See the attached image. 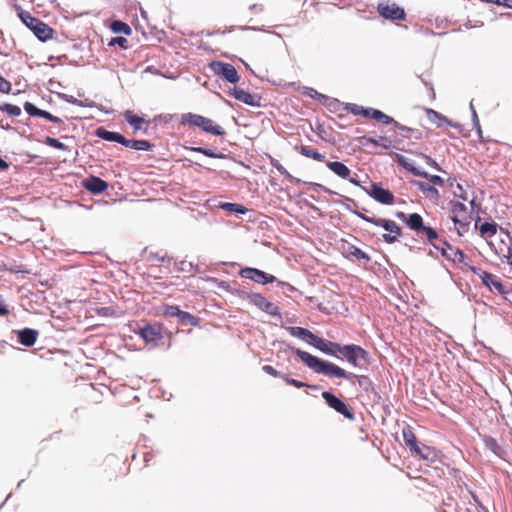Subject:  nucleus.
Listing matches in <instances>:
<instances>
[{
    "label": "nucleus",
    "mask_w": 512,
    "mask_h": 512,
    "mask_svg": "<svg viewBox=\"0 0 512 512\" xmlns=\"http://www.w3.org/2000/svg\"><path fill=\"white\" fill-rule=\"evenodd\" d=\"M40 117L44 118L50 122H53V123H57V124L62 123V119H60L57 116L52 115L50 112H48L46 110H42Z\"/></svg>",
    "instance_id": "nucleus-58"
},
{
    "label": "nucleus",
    "mask_w": 512,
    "mask_h": 512,
    "mask_svg": "<svg viewBox=\"0 0 512 512\" xmlns=\"http://www.w3.org/2000/svg\"><path fill=\"white\" fill-rule=\"evenodd\" d=\"M363 106L354 104V103H347L345 106L346 111L352 113L353 115H362Z\"/></svg>",
    "instance_id": "nucleus-53"
},
{
    "label": "nucleus",
    "mask_w": 512,
    "mask_h": 512,
    "mask_svg": "<svg viewBox=\"0 0 512 512\" xmlns=\"http://www.w3.org/2000/svg\"><path fill=\"white\" fill-rule=\"evenodd\" d=\"M326 166L341 179L346 180L352 173L348 166L339 161H327Z\"/></svg>",
    "instance_id": "nucleus-21"
},
{
    "label": "nucleus",
    "mask_w": 512,
    "mask_h": 512,
    "mask_svg": "<svg viewBox=\"0 0 512 512\" xmlns=\"http://www.w3.org/2000/svg\"><path fill=\"white\" fill-rule=\"evenodd\" d=\"M288 349L294 352L303 363H305L311 370H313L317 374H321L329 378H341L347 380L355 378L359 386L365 392H372L375 390L372 380L366 375H356L354 373L347 372L338 365L330 361L318 358L299 348H295L293 346L288 345Z\"/></svg>",
    "instance_id": "nucleus-1"
},
{
    "label": "nucleus",
    "mask_w": 512,
    "mask_h": 512,
    "mask_svg": "<svg viewBox=\"0 0 512 512\" xmlns=\"http://www.w3.org/2000/svg\"><path fill=\"white\" fill-rule=\"evenodd\" d=\"M239 275L242 278L252 280L255 283L262 284V285L273 283L274 281H276L275 276L268 274L260 269L252 268V267L242 268L239 271Z\"/></svg>",
    "instance_id": "nucleus-10"
},
{
    "label": "nucleus",
    "mask_w": 512,
    "mask_h": 512,
    "mask_svg": "<svg viewBox=\"0 0 512 512\" xmlns=\"http://www.w3.org/2000/svg\"><path fill=\"white\" fill-rule=\"evenodd\" d=\"M300 153L307 158H312L317 161H323L325 158V155L308 146H301Z\"/></svg>",
    "instance_id": "nucleus-34"
},
{
    "label": "nucleus",
    "mask_w": 512,
    "mask_h": 512,
    "mask_svg": "<svg viewBox=\"0 0 512 512\" xmlns=\"http://www.w3.org/2000/svg\"><path fill=\"white\" fill-rule=\"evenodd\" d=\"M273 166L277 169V171L288 178L293 183H300L301 180L292 176L280 163L273 164Z\"/></svg>",
    "instance_id": "nucleus-45"
},
{
    "label": "nucleus",
    "mask_w": 512,
    "mask_h": 512,
    "mask_svg": "<svg viewBox=\"0 0 512 512\" xmlns=\"http://www.w3.org/2000/svg\"><path fill=\"white\" fill-rule=\"evenodd\" d=\"M123 146L129 147V148L134 149V150H139V151H149L153 147V145L148 140H144V139H140V140L131 139V140H129V139H126V138H125V141L123 143Z\"/></svg>",
    "instance_id": "nucleus-25"
},
{
    "label": "nucleus",
    "mask_w": 512,
    "mask_h": 512,
    "mask_svg": "<svg viewBox=\"0 0 512 512\" xmlns=\"http://www.w3.org/2000/svg\"><path fill=\"white\" fill-rule=\"evenodd\" d=\"M82 186L93 194H100L108 189V183L97 176H89L82 181Z\"/></svg>",
    "instance_id": "nucleus-14"
},
{
    "label": "nucleus",
    "mask_w": 512,
    "mask_h": 512,
    "mask_svg": "<svg viewBox=\"0 0 512 512\" xmlns=\"http://www.w3.org/2000/svg\"><path fill=\"white\" fill-rule=\"evenodd\" d=\"M412 153L415 154L416 156L424 159L426 164L429 165L430 167L434 168L436 171L444 172V170L439 166V164L434 159H432L429 155H426L422 152H412Z\"/></svg>",
    "instance_id": "nucleus-41"
},
{
    "label": "nucleus",
    "mask_w": 512,
    "mask_h": 512,
    "mask_svg": "<svg viewBox=\"0 0 512 512\" xmlns=\"http://www.w3.org/2000/svg\"><path fill=\"white\" fill-rule=\"evenodd\" d=\"M24 110L30 115V116H36L40 117L42 109H39L31 102H26L24 104Z\"/></svg>",
    "instance_id": "nucleus-47"
},
{
    "label": "nucleus",
    "mask_w": 512,
    "mask_h": 512,
    "mask_svg": "<svg viewBox=\"0 0 512 512\" xmlns=\"http://www.w3.org/2000/svg\"><path fill=\"white\" fill-rule=\"evenodd\" d=\"M229 95L233 96L236 100L251 106V107H260L261 106V97L257 94H251L243 89L234 87L230 89L228 92Z\"/></svg>",
    "instance_id": "nucleus-12"
},
{
    "label": "nucleus",
    "mask_w": 512,
    "mask_h": 512,
    "mask_svg": "<svg viewBox=\"0 0 512 512\" xmlns=\"http://www.w3.org/2000/svg\"><path fill=\"white\" fill-rule=\"evenodd\" d=\"M482 283L490 290H496L499 294L507 293L503 283L496 276L489 272L483 273Z\"/></svg>",
    "instance_id": "nucleus-20"
},
{
    "label": "nucleus",
    "mask_w": 512,
    "mask_h": 512,
    "mask_svg": "<svg viewBox=\"0 0 512 512\" xmlns=\"http://www.w3.org/2000/svg\"><path fill=\"white\" fill-rule=\"evenodd\" d=\"M322 398L324 399L328 407H330L331 409H333L346 419L351 421L355 419V414L353 413V411L348 407V405L343 400L337 397L334 393L330 391H324L322 392Z\"/></svg>",
    "instance_id": "nucleus-5"
},
{
    "label": "nucleus",
    "mask_w": 512,
    "mask_h": 512,
    "mask_svg": "<svg viewBox=\"0 0 512 512\" xmlns=\"http://www.w3.org/2000/svg\"><path fill=\"white\" fill-rule=\"evenodd\" d=\"M262 311L269 315L278 316L279 318H281V313H280L279 307L268 300H266V302L262 308Z\"/></svg>",
    "instance_id": "nucleus-42"
},
{
    "label": "nucleus",
    "mask_w": 512,
    "mask_h": 512,
    "mask_svg": "<svg viewBox=\"0 0 512 512\" xmlns=\"http://www.w3.org/2000/svg\"><path fill=\"white\" fill-rule=\"evenodd\" d=\"M57 95H58V97L61 100L65 101L67 103H70V104L78 106L79 100L76 99L75 97H73L72 95H68V94H65V93H58Z\"/></svg>",
    "instance_id": "nucleus-61"
},
{
    "label": "nucleus",
    "mask_w": 512,
    "mask_h": 512,
    "mask_svg": "<svg viewBox=\"0 0 512 512\" xmlns=\"http://www.w3.org/2000/svg\"><path fill=\"white\" fill-rule=\"evenodd\" d=\"M395 161L398 165L417 177H427L428 173L417 168L411 160L402 154H395Z\"/></svg>",
    "instance_id": "nucleus-16"
},
{
    "label": "nucleus",
    "mask_w": 512,
    "mask_h": 512,
    "mask_svg": "<svg viewBox=\"0 0 512 512\" xmlns=\"http://www.w3.org/2000/svg\"><path fill=\"white\" fill-rule=\"evenodd\" d=\"M209 68L215 75L220 76L229 83L235 84L240 79L237 70L230 63L212 61L209 64Z\"/></svg>",
    "instance_id": "nucleus-6"
},
{
    "label": "nucleus",
    "mask_w": 512,
    "mask_h": 512,
    "mask_svg": "<svg viewBox=\"0 0 512 512\" xmlns=\"http://www.w3.org/2000/svg\"><path fill=\"white\" fill-rule=\"evenodd\" d=\"M191 151L193 152H197V153H201L207 157H210V158H216V159H224L226 158V155L221 153V152H215L209 148H205V147H191L189 148Z\"/></svg>",
    "instance_id": "nucleus-32"
},
{
    "label": "nucleus",
    "mask_w": 512,
    "mask_h": 512,
    "mask_svg": "<svg viewBox=\"0 0 512 512\" xmlns=\"http://www.w3.org/2000/svg\"><path fill=\"white\" fill-rule=\"evenodd\" d=\"M282 379L289 385H292L296 388H303L305 386H308V383L306 382H302V381H299V380H296V379H293V378H290L288 377L287 375H283L282 376Z\"/></svg>",
    "instance_id": "nucleus-52"
},
{
    "label": "nucleus",
    "mask_w": 512,
    "mask_h": 512,
    "mask_svg": "<svg viewBox=\"0 0 512 512\" xmlns=\"http://www.w3.org/2000/svg\"><path fill=\"white\" fill-rule=\"evenodd\" d=\"M180 270L183 272H191L195 270L196 272H199L198 266H194L193 263L187 262L185 260L180 262Z\"/></svg>",
    "instance_id": "nucleus-55"
},
{
    "label": "nucleus",
    "mask_w": 512,
    "mask_h": 512,
    "mask_svg": "<svg viewBox=\"0 0 512 512\" xmlns=\"http://www.w3.org/2000/svg\"><path fill=\"white\" fill-rule=\"evenodd\" d=\"M232 294L242 300H248L250 302L251 297L254 293L246 291L243 287V288H239V289H233Z\"/></svg>",
    "instance_id": "nucleus-48"
},
{
    "label": "nucleus",
    "mask_w": 512,
    "mask_h": 512,
    "mask_svg": "<svg viewBox=\"0 0 512 512\" xmlns=\"http://www.w3.org/2000/svg\"><path fill=\"white\" fill-rule=\"evenodd\" d=\"M377 111H378V109H375V108L364 107L361 116L364 118H368V119H374L375 113H377Z\"/></svg>",
    "instance_id": "nucleus-64"
},
{
    "label": "nucleus",
    "mask_w": 512,
    "mask_h": 512,
    "mask_svg": "<svg viewBox=\"0 0 512 512\" xmlns=\"http://www.w3.org/2000/svg\"><path fill=\"white\" fill-rule=\"evenodd\" d=\"M262 370H263L265 373H267V374H269V375H271V376H273V377H279V378H281V379H282V376L284 375L283 373H281V372L277 371L275 368H273V367H272V366H270V365H265V366H263V367H262Z\"/></svg>",
    "instance_id": "nucleus-60"
},
{
    "label": "nucleus",
    "mask_w": 512,
    "mask_h": 512,
    "mask_svg": "<svg viewBox=\"0 0 512 512\" xmlns=\"http://www.w3.org/2000/svg\"><path fill=\"white\" fill-rule=\"evenodd\" d=\"M422 239H426L432 246L433 244H438L439 240L442 238L439 237L437 231L430 226H426L421 230L420 234H417Z\"/></svg>",
    "instance_id": "nucleus-26"
},
{
    "label": "nucleus",
    "mask_w": 512,
    "mask_h": 512,
    "mask_svg": "<svg viewBox=\"0 0 512 512\" xmlns=\"http://www.w3.org/2000/svg\"><path fill=\"white\" fill-rule=\"evenodd\" d=\"M287 331L291 336L296 337L302 341H305L310 345H312V342L314 341L316 336L310 330L299 326H289L287 327Z\"/></svg>",
    "instance_id": "nucleus-18"
},
{
    "label": "nucleus",
    "mask_w": 512,
    "mask_h": 512,
    "mask_svg": "<svg viewBox=\"0 0 512 512\" xmlns=\"http://www.w3.org/2000/svg\"><path fill=\"white\" fill-rule=\"evenodd\" d=\"M304 94L312 99L318 100L321 103H325V101L328 100L326 95L319 93L314 88L307 87Z\"/></svg>",
    "instance_id": "nucleus-43"
},
{
    "label": "nucleus",
    "mask_w": 512,
    "mask_h": 512,
    "mask_svg": "<svg viewBox=\"0 0 512 512\" xmlns=\"http://www.w3.org/2000/svg\"><path fill=\"white\" fill-rule=\"evenodd\" d=\"M348 253L357 260H363L365 262H369L371 260L370 256L366 252L354 245H350L348 247Z\"/></svg>",
    "instance_id": "nucleus-36"
},
{
    "label": "nucleus",
    "mask_w": 512,
    "mask_h": 512,
    "mask_svg": "<svg viewBox=\"0 0 512 512\" xmlns=\"http://www.w3.org/2000/svg\"><path fill=\"white\" fill-rule=\"evenodd\" d=\"M340 359H345L350 365L356 368H364L370 363V354L360 345H341L339 351Z\"/></svg>",
    "instance_id": "nucleus-3"
},
{
    "label": "nucleus",
    "mask_w": 512,
    "mask_h": 512,
    "mask_svg": "<svg viewBox=\"0 0 512 512\" xmlns=\"http://www.w3.org/2000/svg\"><path fill=\"white\" fill-rule=\"evenodd\" d=\"M138 334L146 344H151L152 346H157L163 338L160 328L152 325H145L140 328Z\"/></svg>",
    "instance_id": "nucleus-13"
},
{
    "label": "nucleus",
    "mask_w": 512,
    "mask_h": 512,
    "mask_svg": "<svg viewBox=\"0 0 512 512\" xmlns=\"http://www.w3.org/2000/svg\"><path fill=\"white\" fill-rule=\"evenodd\" d=\"M375 226L382 227L384 230L389 232L388 234H393L398 237L402 233V230L397 223L390 219L378 218Z\"/></svg>",
    "instance_id": "nucleus-23"
},
{
    "label": "nucleus",
    "mask_w": 512,
    "mask_h": 512,
    "mask_svg": "<svg viewBox=\"0 0 512 512\" xmlns=\"http://www.w3.org/2000/svg\"><path fill=\"white\" fill-rule=\"evenodd\" d=\"M182 310L177 305H168L165 307L164 314L169 317H179Z\"/></svg>",
    "instance_id": "nucleus-51"
},
{
    "label": "nucleus",
    "mask_w": 512,
    "mask_h": 512,
    "mask_svg": "<svg viewBox=\"0 0 512 512\" xmlns=\"http://www.w3.org/2000/svg\"><path fill=\"white\" fill-rule=\"evenodd\" d=\"M359 142L363 145H365L366 143H370L377 146L380 144V137L377 139L374 137L362 136L359 138Z\"/></svg>",
    "instance_id": "nucleus-62"
},
{
    "label": "nucleus",
    "mask_w": 512,
    "mask_h": 512,
    "mask_svg": "<svg viewBox=\"0 0 512 512\" xmlns=\"http://www.w3.org/2000/svg\"><path fill=\"white\" fill-rule=\"evenodd\" d=\"M377 11L385 19L393 21L406 19L405 10L396 3H391L389 1L380 2L377 6Z\"/></svg>",
    "instance_id": "nucleus-9"
},
{
    "label": "nucleus",
    "mask_w": 512,
    "mask_h": 512,
    "mask_svg": "<svg viewBox=\"0 0 512 512\" xmlns=\"http://www.w3.org/2000/svg\"><path fill=\"white\" fill-rule=\"evenodd\" d=\"M18 16L39 41L46 42L53 37V29L39 18L34 17L30 12L20 10Z\"/></svg>",
    "instance_id": "nucleus-2"
},
{
    "label": "nucleus",
    "mask_w": 512,
    "mask_h": 512,
    "mask_svg": "<svg viewBox=\"0 0 512 512\" xmlns=\"http://www.w3.org/2000/svg\"><path fill=\"white\" fill-rule=\"evenodd\" d=\"M433 248L440 251L443 257L453 263H463L466 258V254L462 250L454 248L445 239L439 240L438 244H433Z\"/></svg>",
    "instance_id": "nucleus-8"
},
{
    "label": "nucleus",
    "mask_w": 512,
    "mask_h": 512,
    "mask_svg": "<svg viewBox=\"0 0 512 512\" xmlns=\"http://www.w3.org/2000/svg\"><path fill=\"white\" fill-rule=\"evenodd\" d=\"M414 184L418 187V189L426 194L432 200L438 201L440 199V193L435 186L430 185L429 183L416 181Z\"/></svg>",
    "instance_id": "nucleus-24"
},
{
    "label": "nucleus",
    "mask_w": 512,
    "mask_h": 512,
    "mask_svg": "<svg viewBox=\"0 0 512 512\" xmlns=\"http://www.w3.org/2000/svg\"><path fill=\"white\" fill-rule=\"evenodd\" d=\"M114 45H118L122 49H127L128 48V40L122 36L113 37L109 42V46H114Z\"/></svg>",
    "instance_id": "nucleus-50"
},
{
    "label": "nucleus",
    "mask_w": 512,
    "mask_h": 512,
    "mask_svg": "<svg viewBox=\"0 0 512 512\" xmlns=\"http://www.w3.org/2000/svg\"><path fill=\"white\" fill-rule=\"evenodd\" d=\"M15 333L17 334L18 343L26 347L33 346L36 343L39 336L38 330L32 328H23L20 330H16Z\"/></svg>",
    "instance_id": "nucleus-15"
},
{
    "label": "nucleus",
    "mask_w": 512,
    "mask_h": 512,
    "mask_svg": "<svg viewBox=\"0 0 512 512\" xmlns=\"http://www.w3.org/2000/svg\"><path fill=\"white\" fill-rule=\"evenodd\" d=\"M0 109L11 116L17 117L21 115L20 107L14 104L5 103L2 106H0Z\"/></svg>",
    "instance_id": "nucleus-44"
},
{
    "label": "nucleus",
    "mask_w": 512,
    "mask_h": 512,
    "mask_svg": "<svg viewBox=\"0 0 512 512\" xmlns=\"http://www.w3.org/2000/svg\"><path fill=\"white\" fill-rule=\"evenodd\" d=\"M451 211L453 213L452 217L467 216V207L462 202L452 201Z\"/></svg>",
    "instance_id": "nucleus-37"
},
{
    "label": "nucleus",
    "mask_w": 512,
    "mask_h": 512,
    "mask_svg": "<svg viewBox=\"0 0 512 512\" xmlns=\"http://www.w3.org/2000/svg\"><path fill=\"white\" fill-rule=\"evenodd\" d=\"M362 189L375 201L383 205H392L394 203V195L388 189H384L380 183L370 182L369 187Z\"/></svg>",
    "instance_id": "nucleus-7"
},
{
    "label": "nucleus",
    "mask_w": 512,
    "mask_h": 512,
    "mask_svg": "<svg viewBox=\"0 0 512 512\" xmlns=\"http://www.w3.org/2000/svg\"><path fill=\"white\" fill-rule=\"evenodd\" d=\"M11 90V84L5 78L0 75V92L9 93Z\"/></svg>",
    "instance_id": "nucleus-63"
},
{
    "label": "nucleus",
    "mask_w": 512,
    "mask_h": 512,
    "mask_svg": "<svg viewBox=\"0 0 512 512\" xmlns=\"http://www.w3.org/2000/svg\"><path fill=\"white\" fill-rule=\"evenodd\" d=\"M483 3L487 4H496L498 6H504L506 8L512 9V0H481Z\"/></svg>",
    "instance_id": "nucleus-57"
},
{
    "label": "nucleus",
    "mask_w": 512,
    "mask_h": 512,
    "mask_svg": "<svg viewBox=\"0 0 512 512\" xmlns=\"http://www.w3.org/2000/svg\"><path fill=\"white\" fill-rule=\"evenodd\" d=\"M405 224L416 234H420L421 230L425 227L423 218L418 213H411L405 219Z\"/></svg>",
    "instance_id": "nucleus-22"
},
{
    "label": "nucleus",
    "mask_w": 512,
    "mask_h": 512,
    "mask_svg": "<svg viewBox=\"0 0 512 512\" xmlns=\"http://www.w3.org/2000/svg\"><path fill=\"white\" fill-rule=\"evenodd\" d=\"M352 213L354 215H356L357 217H359L360 219L364 220L365 222H368V223H371L373 225H376V222L378 220V218H375V217H370L368 215H366L364 212L362 211H352Z\"/></svg>",
    "instance_id": "nucleus-54"
},
{
    "label": "nucleus",
    "mask_w": 512,
    "mask_h": 512,
    "mask_svg": "<svg viewBox=\"0 0 512 512\" xmlns=\"http://www.w3.org/2000/svg\"><path fill=\"white\" fill-rule=\"evenodd\" d=\"M44 143L50 147H53L58 150L62 151H70L69 147L65 145L64 143L60 142L58 139L53 138L51 136H46Z\"/></svg>",
    "instance_id": "nucleus-38"
},
{
    "label": "nucleus",
    "mask_w": 512,
    "mask_h": 512,
    "mask_svg": "<svg viewBox=\"0 0 512 512\" xmlns=\"http://www.w3.org/2000/svg\"><path fill=\"white\" fill-rule=\"evenodd\" d=\"M124 116L125 120L133 127L134 131L142 130V124L145 123L143 117L133 114L130 110L125 111Z\"/></svg>",
    "instance_id": "nucleus-27"
},
{
    "label": "nucleus",
    "mask_w": 512,
    "mask_h": 512,
    "mask_svg": "<svg viewBox=\"0 0 512 512\" xmlns=\"http://www.w3.org/2000/svg\"><path fill=\"white\" fill-rule=\"evenodd\" d=\"M178 320L179 323L183 326H197L199 322L197 317L193 316L192 314L186 311H182L179 314Z\"/></svg>",
    "instance_id": "nucleus-33"
},
{
    "label": "nucleus",
    "mask_w": 512,
    "mask_h": 512,
    "mask_svg": "<svg viewBox=\"0 0 512 512\" xmlns=\"http://www.w3.org/2000/svg\"><path fill=\"white\" fill-rule=\"evenodd\" d=\"M110 29L117 34L130 35L132 33L131 27L121 20H113L110 24Z\"/></svg>",
    "instance_id": "nucleus-29"
},
{
    "label": "nucleus",
    "mask_w": 512,
    "mask_h": 512,
    "mask_svg": "<svg viewBox=\"0 0 512 512\" xmlns=\"http://www.w3.org/2000/svg\"><path fill=\"white\" fill-rule=\"evenodd\" d=\"M266 298L260 294V293H254L251 297V301L250 303H252L253 305H255L257 308H259L260 310H262L265 302H266Z\"/></svg>",
    "instance_id": "nucleus-46"
},
{
    "label": "nucleus",
    "mask_w": 512,
    "mask_h": 512,
    "mask_svg": "<svg viewBox=\"0 0 512 512\" xmlns=\"http://www.w3.org/2000/svg\"><path fill=\"white\" fill-rule=\"evenodd\" d=\"M482 236H494L497 233V224L495 222H483L479 227Z\"/></svg>",
    "instance_id": "nucleus-35"
},
{
    "label": "nucleus",
    "mask_w": 512,
    "mask_h": 512,
    "mask_svg": "<svg viewBox=\"0 0 512 512\" xmlns=\"http://www.w3.org/2000/svg\"><path fill=\"white\" fill-rule=\"evenodd\" d=\"M394 128H396V129L400 130L401 132H403L404 133L403 136L404 135H410L412 133H416V129L408 127L406 125H403V124L399 123L398 121L395 124Z\"/></svg>",
    "instance_id": "nucleus-59"
},
{
    "label": "nucleus",
    "mask_w": 512,
    "mask_h": 512,
    "mask_svg": "<svg viewBox=\"0 0 512 512\" xmlns=\"http://www.w3.org/2000/svg\"><path fill=\"white\" fill-rule=\"evenodd\" d=\"M312 346L326 355L340 359L339 351L341 344L339 343L326 340L316 335L314 341L312 342Z\"/></svg>",
    "instance_id": "nucleus-11"
},
{
    "label": "nucleus",
    "mask_w": 512,
    "mask_h": 512,
    "mask_svg": "<svg viewBox=\"0 0 512 512\" xmlns=\"http://www.w3.org/2000/svg\"><path fill=\"white\" fill-rule=\"evenodd\" d=\"M180 123L182 125H191L201 128L204 132L210 133L215 136H223L225 134L224 129L215 124L213 120L206 118L199 114L184 113L181 115Z\"/></svg>",
    "instance_id": "nucleus-4"
},
{
    "label": "nucleus",
    "mask_w": 512,
    "mask_h": 512,
    "mask_svg": "<svg viewBox=\"0 0 512 512\" xmlns=\"http://www.w3.org/2000/svg\"><path fill=\"white\" fill-rule=\"evenodd\" d=\"M95 135L102 140H105L108 142H116L121 145H123V143L125 141V137L122 134H120L118 132H114V131H109V130L105 129L104 127L97 128L95 130Z\"/></svg>",
    "instance_id": "nucleus-19"
},
{
    "label": "nucleus",
    "mask_w": 512,
    "mask_h": 512,
    "mask_svg": "<svg viewBox=\"0 0 512 512\" xmlns=\"http://www.w3.org/2000/svg\"><path fill=\"white\" fill-rule=\"evenodd\" d=\"M299 184H304V185H308L309 187L313 188L314 190H322L326 193H329V194H336V192L330 190L329 188L325 187L324 185L322 184H319V183H315V182H306V181H302L299 183Z\"/></svg>",
    "instance_id": "nucleus-49"
},
{
    "label": "nucleus",
    "mask_w": 512,
    "mask_h": 512,
    "mask_svg": "<svg viewBox=\"0 0 512 512\" xmlns=\"http://www.w3.org/2000/svg\"><path fill=\"white\" fill-rule=\"evenodd\" d=\"M208 281L210 282H213V283H216L217 286L220 288V289H223V290H226V291H229L232 293V289L230 287V284L226 281H220L218 280L217 278H214V277H210L207 279Z\"/></svg>",
    "instance_id": "nucleus-56"
},
{
    "label": "nucleus",
    "mask_w": 512,
    "mask_h": 512,
    "mask_svg": "<svg viewBox=\"0 0 512 512\" xmlns=\"http://www.w3.org/2000/svg\"><path fill=\"white\" fill-rule=\"evenodd\" d=\"M402 435H403V439H404V443H405L406 447L414 444V442L417 441V438H416L411 427L404 428L402 431Z\"/></svg>",
    "instance_id": "nucleus-40"
},
{
    "label": "nucleus",
    "mask_w": 512,
    "mask_h": 512,
    "mask_svg": "<svg viewBox=\"0 0 512 512\" xmlns=\"http://www.w3.org/2000/svg\"><path fill=\"white\" fill-rule=\"evenodd\" d=\"M219 208L237 214H245L248 211V209L245 206L231 202H222L219 204Z\"/></svg>",
    "instance_id": "nucleus-31"
},
{
    "label": "nucleus",
    "mask_w": 512,
    "mask_h": 512,
    "mask_svg": "<svg viewBox=\"0 0 512 512\" xmlns=\"http://www.w3.org/2000/svg\"><path fill=\"white\" fill-rule=\"evenodd\" d=\"M408 448H409L410 452L412 453V455L418 456L421 459L426 460V461L432 462V461H434V458L436 457L434 451L430 447L425 446V445L420 447V443L418 442V440L416 442H414V444L408 446Z\"/></svg>",
    "instance_id": "nucleus-17"
},
{
    "label": "nucleus",
    "mask_w": 512,
    "mask_h": 512,
    "mask_svg": "<svg viewBox=\"0 0 512 512\" xmlns=\"http://www.w3.org/2000/svg\"><path fill=\"white\" fill-rule=\"evenodd\" d=\"M427 115L429 120L436 124L437 127H442L444 124L452 125V121L433 109H427Z\"/></svg>",
    "instance_id": "nucleus-28"
},
{
    "label": "nucleus",
    "mask_w": 512,
    "mask_h": 512,
    "mask_svg": "<svg viewBox=\"0 0 512 512\" xmlns=\"http://www.w3.org/2000/svg\"><path fill=\"white\" fill-rule=\"evenodd\" d=\"M469 218H470V216H468V215L461 216V217H452V221L454 222V224L457 228V232L460 236L468 231V227L470 224Z\"/></svg>",
    "instance_id": "nucleus-30"
},
{
    "label": "nucleus",
    "mask_w": 512,
    "mask_h": 512,
    "mask_svg": "<svg viewBox=\"0 0 512 512\" xmlns=\"http://www.w3.org/2000/svg\"><path fill=\"white\" fill-rule=\"evenodd\" d=\"M374 120L381 122L384 125L395 126V124L397 123V121L394 118H392L391 116L385 114L384 112H382L380 110H378L377 113H375Z\"/></svg>",
    "instance_id": "nucleus-39"
}]
</instances>
